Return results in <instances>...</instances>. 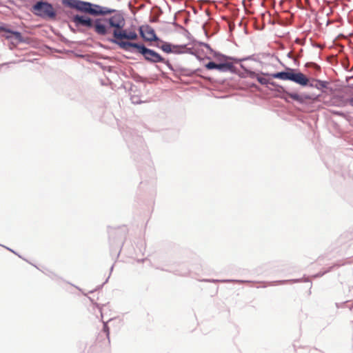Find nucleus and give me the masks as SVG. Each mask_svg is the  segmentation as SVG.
Here are the masks:
<instances>
[{"label": "nucleus", "instance_id": "f257e3e1", "mask_svg": "<svg viewBox=\"0 0 353 353\" xmlns=\"http://www.w3.org/2000/svg\"><path fill=\"white\" fill-rule=\"evenodd\" d=\"M72 21L76 26H83L86 28H93L98 35H106L110 32V29L113 28L114 37L120 41L117 43L123 50H128L130 48L137 49L138 52L142 44L123 41L122 39L136 40L138 38L137 32L134 30L123 29L125 21L121 14H116L109 18L102 17L91 19L86 15L76 14L72 18Z\"/></svg>", "mask_w": 353, "mask_h": 353}, {"label": "nucleus", "instance_id": "f03ea898", "mask_svg": "<svg viewBox=\"0 0 353 353\" xmlns=\"http://www.w3.org/2000/svg\"><path fill=\"white\" fill-rule=\"evenodd\" d=\"M61 2L65 7L93 17L105 16L114 12L109 8L81 0H61Z\"/></svg>", "mask_w": 353, "mask_h": 353}, {"label": "nucleus", "instance_id": "7ed1b4c3", "mask_svg": "<svg viewBox=\"0 0 353 353\" xmlns=\"http://www.w3.org/2000/svg\"><path fill=\"white\" fill-rule=\"evenodd\" d=\"M272 78L281 80H289L295 82L302 86H305L309 82L308 78L301 72H295L294 69L288 68L286 71L270 74Z\"/></svg>", "mask_w": 353, "mask_h": 353}, {"label": "nucleus", "instance_id": "20e7f679", "mask_svg": "<svg viewBox=\"0 0 353 353\" xmlns=\"http://www.w3.org/2000/svg\"><path fill=\"white\" fill-rule=\"evenodd\" d=\"M34 13L43 18L54 19L56 16V12L52 6L43 1H39L32 7Z\"/></svg>", "mask_w": 353, "mask_h": 353}, {"label": "nucleus", "instance_id": "39448f33", "mask_svg": "<svg viewBox=\"0 0 353 353\" xmlns=\"http://www.w3.org/2000/svg\"><path fill=\"white\" fill-rule=\"evenodd\" d=\"M145 60L152 63H160L163 62L164 59L155 51L145 48L143 45H141L139 51Z\"/></svg>", "mask_w": 353, "mask_h": 353}, {"label": "nucleus", "instance_id": "423d86ee", "mask_svg": "<svg viewBox=\"0 0 353 353\" xmlns=\"http://www.w3.org/2000/svg\"><path fill=\"white\" fill-rule=\"evenodd\" d=\"M233 67V64L230 62L217 63L214 61H210L205 64V68L208 70L216 69L220 72L230 71L232 70Z\"/></svg>", "mask_w": 353, "mask_h": 353}, {"label": "nucleus", "instance_id": "0eeeda50", "mask_svg": "<svg viewBox=\"0 0 353 353\" xmlns=\"http://www.w3.org/2000/svg\"><path fill=\"white\" fill-rule=\"evenodd\" d=\"M139 32L142 37L146 41H159V38L156 35L154 29L149 26H146L143 28L140 27Z\"/></svg>", "mask_w": 353, "mask_h": 353}, {"label": "nucleus", "instance_id": "6e6552de", "mask_svg": "<svg viewBox=\"0 0 353 353\" xmlns=\"http://www.w3.org/2000/svg\"><path fill=\"white\" fill-rule=\"evenodd\" d=\"M0 31L4 32L3 36L8 39L13 38L19 42H21L23 41L21 34L19 32L12 31L10 30L6 29V28H4L3 26H0Z\"/></svg>", "mask_w": 353, "mask_h": 353}, {"label": "nucleus", "instance_id": "1a4fd4ad", "mask_svg": "<svg viewBox=\"0 0 353 353\" xmlns=\"http://www.w3.org/2000/svg\"><path fill=\"white\" fill-rule=\"evenodd\" d=\"M284 93L288 97H290L293 100L296 101L301 103H304L305 100H310L312 99V97L310 95L301 96L297 93H291V92H284Z\"/></svg>", "mask_w": 353, "mask_h": 353}, {"label": "nucleus", "instance_id": "9d476101", "mask_svg": "<svg viewBox=\"0 0 353 353\" xmlns=\"http://www.w3.org/2000/svg\"><path fill=\"white\" fill-rule=\"evenodd\" d=\"M249 76L252 78H256L257 81L262 85H268L269 83L274 85V83H270L269 79L260 76L259 74H256L254 72H250Z\"/></svg>", "mask_w": 353, "mask_h": 353}, {"label": "nucleus", "instance_id": "9b49d317", "mask_svg": "<svg viewBox=\"0 0 353 353\" xmlns=\"http://www.w3.org/2000/svg\"><path fill=\"white\" fill-rule=\"evenodd\" d=\"M186 48L185 45H172L171 47V53H176L179 54L183 52H184L185 49Z\"/></svg>", "mask_w": 353, "mask_h": 353}, {"label": "nucleus", "instance_id": "f8f14e48", "mask_svg": "<svg viewBox=\"0 0 353 353\" xmlns=\"http://www.w3.org/2000/svg\"><path fill=\"white\" fill-rule=\"evenodd\" d=\"M160 41L163 44L161 46L157 45V46L159 47L163 52H165L166 53H171L172 52V50H171L172 44H170L169 43H166V42H163L162 41Z\"/></svg>", "mask_w": 353, "mask_h": 353}, {"label": "nucleus", "instance_id": "ddd939ff", "mask_svg": "<svg viewBox=\"0 0 353 353\" xmlns=\"http://www.w3.org/2000/svg\"><path fill=\"white\" fill-rule=\"evenodd\" d=\"M315 81H316V84L315 85L311 84V86H314L315 88H316L319 90H321L323 88H327V81H321V80H315Z\"/></svg>", "mask_w": 353, "mask_h": 353}, {"label": "nucleus", "instance_id": "4468645a", "mask_svg": "<svg viewBox=\"0 0 353 353\" xmlns=\"http://www.w3.org/2000/svg\"><path fill=\"white\" fill-rule=\"evenodd\" d=\"M214 57L217 61V63H223V62H228V57L224 56V55H222V54H216L214 55Z\"/></svg>", "mask_w": 353, "mask_h": 353}, {"label": "nucleus", "instance_id": "2eb2a0df", "mask_svg": "<svg viewBox=\"0 0 353 353\" xmlns=\"http://www.w3.org/2000/svg\"><path fill=\"white\" fill-rule=\"evenodd\" d=\"M104 330H105V332H107V336L109 338V330H108V327H107V325H104Z\"/></svg>", "mask_w": 353, "mask_h": 353}, {"label": "nucleus", "instance_id": "dca6fc26", "mask_svg": "<svg viewBox=\"0 0 353 353\" xmlns=\"http://www.w3.org/2000/svg\"><path fill=\"white\" fill-rule=\"evenodd\" d=\"M281 98L288 101L287 99L284 96L281 97Z\"/></svg>", "mask_w": 353, "mask_h": 353}, {"label": "nucleus", "instance_id": "f3484780", "mask_svg": "<svg viewBox=\"0 0 353 353\" xmlns=\"http://www.w3.org/2000/svg\"><path fill=\"white\" fill-rule=\"evenodd\" d=\"M351 104L353 105V99L350 101Z\"/></svg>", "mask_w": 353, "mask_h": 353}]
</instances>
